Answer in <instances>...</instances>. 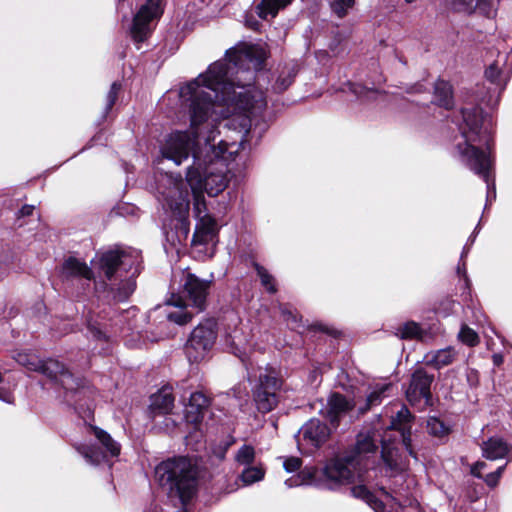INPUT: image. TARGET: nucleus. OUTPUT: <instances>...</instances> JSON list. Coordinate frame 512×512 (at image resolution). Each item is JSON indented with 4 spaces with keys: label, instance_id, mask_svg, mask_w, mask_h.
Returning a JSON list of instances; mask_svg holds the SVG:
<instances>
[{
    "label": "nucleus",
    "instance_id": "obj_8",
    "mask_svg": "<svg viewBox=\"0 0 512 512\" xmlns=\"http://www.w3.org/2000/svg\"><path fill=\"white\" fill-rule=\"evenodd\" d=\"M216 340V331L212 321H206L193 329L185 344V354L191 363L204 360Z\"/></svg>",
    "mask_w": 512,
    "mask_h": 512
},
{
    "label": "nucleus",
    "instance_id": "obj_25",
    "mask_svg": "<svg viewBox=\"0 0 512 512\" xmlns=\"http://www.w3.org/2000/svg\"><path fill=\"white\" fill-rule=\"evenodd\" d=\"M94 433L102 446L106 448V451L110 456L114 457L119 455L120 445L115 442L108 433L99 428H94Z\"/></svg>",
    "mask_w": 512,
    "mask_h": 512
},
{
    "label": "nucleus",
    "instance_id": "obj_38",
    "mask_svg": "<svg viewBox=\"0 0 512 512\" xmlns=\"http://www.w3.org/2000/svg\"><path fill=\"white\" fill-rule=\"evenodd\" d=\"M427 428L429 432L435 436H442L447 432L444 424L437 418H430L427 421Z\"/></svg>",
    "mask_w": 512,
    "mask_h": 512
},
{
    "label": "nucleus",
    "instance_id": "obj_42",
    "mask_svg": "<svg viewBox=\"0 0 512 512\" xmlns=\"http://www.w3.org/2000/svg\"><path fill=\"white\" fill-rule=\"evenodd\" d=\"M295 74L289 73L287 76H279V78L276 81L275 88L278 91H284L286 90L293 82Z\"/></svg>",
    "mask_w": 512,
    "mask_h": 512
},
{
    "label": "nucleus",
    "instance_id": "obj_21",
    "mask_svg": "<svg viewBox=\"0 0 512 512\" xmlns=\"http://www.w3.org/2000/svg\"><path fill=\"white\" fill-rule=\"evenodd\" d=\"M318 471L314 467H305L297 475L290 477L285 481V485L289 488L302 485H318L316 475Z\"/></svg>",
    "mask_w": 512,
    "mask_h": 512
},
{
    "label": "nucleus",
    "instance_id": "obj_28",
    "mask_svg": "<svg viewBox=\"0 0 512 512\" xmlns=\"http://www.w3.org/2000/svg\"><path fill=\"white\" fill-rule=\"evenodd\" d=\"M265 470L262 466L247 467L241 473V480L245 485H251L264 478Z\"/></svg>",
    "mask_w": 512,
    "mask_h": 512
},
{
    "label": "nucleus",
    "instance_id": "obj_30",
    "mask_svg": "<svg viewBox=\"0 0 512 512\" xmlns=\"http://www.w3.org/2000/svg\"><path fill=\"white\" fill-rule=\"evenodd\" d=\"M382 459L390 471H398L402 469L397 459V451L388 447L385 443H383Z\"/></svg>",
    "mask_w": 512,
    "mask_h": 512
},
{
    "label": "nucleus",
    "instance_id": "obj_18",
    "mask_svg": "<svg viewBox=\"0 0 512 512\" xmlns=\"http://www.w3.org/2000/svg\"><path fill=\"white\" fill-rule=\"evenodd\" d=\"M510 451V446L501 438L492 437L482 444L483 456L489 460L504 458Z\"/></svg>",
    "mask_w": 512,
    "mask_h": 512
},
{
    "label": "nucleus",
    "instance_id": "obj_34",
    "mask_svg": "<svg viewBox=\"0 0 512 512\" xmlns=\"http://www.w3.org/2000/svg\"><path fill=\"white\" fill-rule=\"evenodd\" d=\"M498 0H477L474 9L487 17H493L496 14Z\"/></svg>",
    "mask_w": 512,
    "mask_h": 512
},
{
    "label": "nucleus",
    "instance_id": "obj_48",
    "mask_svg": "<svg viewBox=\"0 0 512 512\" xmlns=\"http://www.w3.org/2000/svg\"><path fill=\"white\" fill-rule=\"evenodd\" d=\"M34 211V206L32 205H24L18 212L19 216L20 217H24V216H30L32 215Z\"/></svg>",
    "mask_w": 512,
    "mask_h": 512
},
{
    "label": "nucleus",
    "instance_id": "obj_55",
    "mask_svg": "<svg viewBox=\"0 0 512 512\" xmlns=\"http://www.w3.org/2000/svg\"><path fill=\"white\" fill-rule=\"evenodd\" d=\"M415 1H416V0H405V2H407V3H413V2H415Z\"/></svg>",
    "mask_w": 512,
    "mask_h": 512
},
{
    "label": "nucleus",
    "instance_id": "obj_20",
    "mask_svg": "<svg viewBox=\"0 0 512 512\" xmlns=\"http://www.w3.org/2000/svg\"><path fill=\"white\" fill-rule=\"evenodd\" d=\"M174 407V397L171 392L161 390L151 397L150 409L154 415L168 414Z\"/></svg>",
    "mask_w": 512,
    "mask_h": 512
},
{
    "label": "nucleus",
    "instance_id": "obj_50",
    "mask_svg": "<svg viewBox=\"0 0 512 512\" xmlns=\"http://www.w3.org/2000/svg\"><path fill=\"white\" fill-rule=\"evenodd\" d=\"M282 314L286 318V320H289L291 318L293 321H296V317L290 311L282 309Z\"/></svg>",
    "mask_w": 512,
    "mask_h": 512
},
{
    "label": "nucleus",
    "instance_id": "obj_5",
    "mask_svg": "<svg viewBox=\"0 0 512 512\" xmlns=\"http://www.w3.org/2000/svg\"><path fill=\"white\" fill-rule=\"evenodd\" d=\"M160 484L167 486L171 495L177 496L186 504L196 492V468L192 462L179 457L163 461L156 467Z\"/></svg>",
    "mask_w": 512,
    "mask_h": 512
},
{
    "label": "nucleus",
    "instance_id": "obj_26",
    "mask_svg": "<svg viewBox=\"0 0 512 512\" xmlns=\"http://www.w3.org/2000/svg\"><path fill=\"white\" fill-rule=\"evenodd\" d=\"M352 494L365 500L376 512H380L382 508V502L377 500L375 496L366 488L364 485H358L351 489Z\"/></svg>",
    "mask_w": 512,
    "mask_h": 512
},
{
    "label": "nucleus",
    "instance_id": "obj_47",
    "mask_svg": "<svg viewBox=\"0 0 512 512\" xmlns=\"http://www.w3.org/2000/svg\"><path fill=\"white\" fill-rule=\"evenodd\" d=\"M89 330L92 333V335L97 339L105 338V334L102 332V330L93 324L89 323Z\"/></svg>",
    "mask_w": 512,
    "mask_h": 512
},
{
    "label": "nucleus",
    "instance_id": "obj_43",
    "mask_svg": "<svg viewBox=\"0 0 512 512\" xmlns=\"http://www.w3.org/2000/svg\"><path fill=\"white\" fill-rule=\"evenodd\" d=\"M500 69L496 63L491 64L485 71V76L492 83H497L500 76Z\"/></svg>",
    "mask_w": 512,
    "mask_h": 512
},
{
    "label": "nucleus",
    "instance_id": "obj_54",
    "mask_svg": "<svg viewBox=\"0 0 512 512\" xmlns=\"http://www.w3.org/2000/svg\"><path fill=\"white\" fill-rule=\"evenodd\" d=\"M199 206H200V202H199V200H197V203H196V209H197V210H199V209H200V208H199Z\"/></svg>",
    "mask_w": 512,
    "mask_h": 512
},
{
    "label": "nucleus",
    "instance_id": "obj_32",
    "mask_svg": "<svg viewBox=\"0 0 512 512\" xmlns=\"http://www.w3.org/2000/svg\"><path fill=\"white\" fill-rule=\"evenodd\" d=\"M14 359L20 365L26 367L28 370L37 371L40 360L33 354L26 352H18Z\"/></svg>",
    "mask_w": 512,
    "mask_h": 512
},
{
    "label": "nucleus",
    "instance_id": "obj_46",
    "mask_svg": "<svg viewBox=\"0 0 512 512\" xmlns=\"http://www.w3.org/2000/svg\"><path fill=\"white\" fill-rule=\"evenodd\" d=\"M499 479H500V478H498V477H497V475H495V474L492 472V473L487 474L484 480H485V483H486L488 486H490V487H495V486L498 484Z\"/></svg>",
    "mask_w": 512,
    "mask_h": 512
},
{
    "label": "nucleus",
    "instance_id": "obj_49",
    "mask_svg": "<svg viewBox=\"0 0 512 512\" xmlns=\"http://www.w3.org/2000/svg\"><path fill=\"white\" fill-rule=\"evenodd\" d=\"M0 399H2L3 401H5L7 403H11L13 401L12 395L8 392L0 393Z\"/></svg>",
    "mask_w": 512,
    "mask_h": 512
},
{
    "label": "nucleus",
    "instance_id": "obj_22",
    "mask_svg": "<svg viewBox=\"0 0 512 512\" xmlns=\"http://www.w3.org/2000/svg\"><path fill=\"white\" fill-rule=\"evenodd\" d=\"M292 0H262L257 6V13L260 18L267 19L275 17L280 9L285 8Z\"/></svg>",
    "mask_w": 512,
    "mask_h": 512
},
{
    "label": "nucleus",
    "instance_id": "obj_53",
    "mask_svg": "<svg viewBox=\"0 0 512 512\" xmlns=\"http://www.w3.org/2000/svg\"><path fill=\"white\" fill-rule=\"evenodd\" d=\"M504 469H505V466H501V467H499L496 471H494L493 473H494L495 475H497V477H498V478H500V477H501V475H502V473H503V471H504Z\"/></svg>",
    "mask_w": 512,
    "mask_h": 512
},
{
    "label": "nucleus",
    "instance_id": "obj_36",
    "mask_svg": "<svg viewBox=\"0 0 512 512\" xmlns=\"http://www.w3.org/2000/svg\"><path fill=\"white\" fill-rule=\"evenodd\" d=\"M255 268H256V271H257V274L259 275L260 279H261V283L262 285L270 292V293H274L276 291V288L275 286L273 285V277L267 272V270L256 264L255 265Z\"/></svg>",
    "mask_w": 512,
    "mask_h": 512
},
{
    "label": "nucleus",
    "instance_id": "obj_12",
    "mask_svg": "<svg viewBox=\"0 0 512 512\" xmlns=\"http://www.w3.org/2000/svg\"><path fill=\"white\" fill-rule=\"evenodd\" d=\"M355 407L353 400L340 393H333L327 399L326 406L321 413L330 423L336 427L341 417L348 414Z\"/></svg>",
    "mask_w": 512,
    "mask_h": 512
},
{
    "label": "nucleus",
    "instance_id": "obj_51",
    "mask_svg": "<svg viewBox=\"0 0 512 512\" xmlns=\"http://www.w3.org/2000/svg\"><path fill=\"white\" fill-rule=\"evenodd\" d=\"M503 361V358L501 355L499 354H495L493 355V362L496 364V365H500Z\"/></svg>",
    "mask_w": 512,
    "mask_h": 512
},
{
    "label": "nucleus",
    "instance_id": "obj_24",
    "mask_svg": "<svg viewBox=\"0 0 512 512\" xmlns=\"http://www.w3.org/2000/svg\"><path fill=\"white\" fill-rule=\"evenodd\" d=\"M395 334L401 339H421L423 331L416 322L410 321L399 326Z\"/></svg>",
    "mask_w": 512,
    "mask_h": 512
},
{
    "label": "nucleus",
    "instance_id": "obj_39",
    "mask_svg": "<svg viewBox=\"0 0 512 512\" xmlns=\"http://www.w3.org/2000/svg\"><path fill=\"white\" fill-rule=\"evenodd\" d=\"M121 89V85L118 82L112 83L110 90L106 97V110H110L117 100L118 93Z\"/></svg>",
    "mask_w": 512,
    "mask_h": 512
},
{
    "label": "nucleus",
    "instance_id": "obj_10",
    "mask_svg": "<svg viewBox=\"0 0 512 512\" xmlns=\"http://www.w3.org/2000/svg\"><path fill=\"white\" fill-rule=\"evenodd\" d=\"M163 13L162 0H147L133 19L131 35L136 42L144 41L153 29V22Z\"/></svg>",
    "mask_w": 512,
    "mask_h": 512
},
{
    "label": "nucleus",
    "instance_id": "obj_35",
    "mask_svg": "<svg viewBox=\"0 0 512 512\" xmlns=\"http://www.w3.org/2000/svg\"><path fill=\"white\" fill-rule=\"evenodd\" d=\"M459 339L468 346H475L479 342L477 333L467 326H463L460 330Z\"/></svg>",
    "mask_w": 512,
    "mask_h": 512
},
{
    "label": "nucleus",
    "instance_id": "obj_27",
    "mask_svg": "<svg viewBox=\"0 0 512 512\" xmlns=\"http://www.w3.org/2000/svg\"><path fill=\"white\" fill-rule=\"evenodd\" d=\"M355 4L356 0H329L332 13L340 19L346 17Z\"/></svg>",
    "mask_w": 512,
    "mask_h": 512
},
{
    "label": "nucleus",
    "instance_id": "obj_13",
    "mask_svg": "<svg viewBox=\"0 0 512 512\" xmlns=\"http://www.w3.org/2000/svg\"><path fill=\"white\" fill-rule=\"evenodd\" d=\"M303 435L304 440L314 447H320L324 444L330 434L331 429L319 419H310L300 431Z\"/></svg>",
    "mask_w": 512,
    "mask_h": 512
},
{
    "label": "nucleus",
    "instance_id": "obj_44",
    "mask_svg": "<svg viewBox=\"0 0 512 512\" xmlns=\"http://www.w3.org/2000/svg\"><path fill=\"white\" fill-rule=\"evenodd\" d=\"M475 0H456V5L465 12H472Z\"/></svg>",
    "mask_w": 512,
    "mask_h": 512
},
{
    "label": "nucleus",
    "instance_id": "obj_9",
    "mask_svg": "<svg viewBox=\"0 0 512 512\" xmlns=\"http://www.w3.org/2000/svg\"><path fill=\"white\" fill-rule=\"evenodd\" d=\"M258 384L254 389V401L262 413L273 410L278 403L277 392L281 388V379L272 368H266L259 374Z\"/></svg>",
    "mask_w": 512,
    "mask_h": 512
},
{
    "label": "nucleus",
    "instance_id": "obj_16",
    "mask_svg": "<svg viewBox=\"0 0 512 512\" xmlns=\"http://www.w3.org/2000/svg\"><path fill=\"white\" fill-rule=\"evenodd\" d=\"M217 235V224L213 218L204 215L200 218L193 235V244L212 242Z\"/></svg>",
    "mask_w": 512,
    "mask_h": 512
},
{
    "label": "nucleus",
    "instance_id": "obj_33",
    "mask_svg": "<svg viewBox=\"0 0 512 512\" xmlns=\"http://www.w3.org/2000/svg\"><path fill=\"white\" fill-rule=\"evenodd\" d=\"M390 388V385H382L373 390L367 397V403L364 408H360V413L363 414L370 409L372 405L379 404L382 395Z\"/></svg>",
    "mask_w": 512,
    "mask_h": 512
},
{
    "label": "nucleus",
    "instance_id": "obj_2",
    "mask_svg": "<svg viewBox=\"0 0 512 512\" xmlns=\"http://www.w3.org/2000/svg\"><path fill=\"white\" fill-rule=\"evenodd\" d=\"M462 121L459 124L461 140L456 144L459 160L487 183L488 190L494 183H490L489 171L492 161L488 150L490 149V135L483 112L479 107L464 108L461 111Z\"/></svg>",
    "mask_w": 512,
    "mask_h": 512
},
{
    "label": "nucleus",
    "instance_id": "obj_23",
    "mask_svg": "<svg viewBox=\"0 0 512 512\" xmlns=\"http://www.w3.org/2000/svg\"><path fill=\"white\" fill-rule=\"evenodd\" d=\"M434 97L437 105L446 109L451 108L453 104L451 85L444 80L437 81L435 83Z\"/></svg>",
    "mask_w": 512,
    "mask_h": 512
},
{
    "label": "nucleus",
    "instance_id": "obj_52",
    "mask_svg": "<svg viewBox=\"0 0 512 512\" xmlns=\"http://www.w3.org/2000/svg\"><path fill=\"white\" fill-rule=\"evenodd\" d=\"M457 272H458V274H463L464 275L465 282L467 283L468 282V278L466 276V270H465V265L464 264H463V268L458 266Z\"/></svg>",
    "mask_w": 512,
    "mask_h": 512
},
{
    "label": "nucleus",
    "instance_id": "obj_41",
    "mask_svg": "<svg viewBox=\"0 0 512 512\" xmlns=\"http://www.w3.org/2000/svg\"><path fill=\"white\" fill-rule=\"evenodd\" d=\"M302 465V460L298 457H289L286 458L283 462L284 469L287 472H295L300 469Z\"/></svg>",
    "mask_w": 512,
    "mask_h": 512
},
{
    "label": "nucleus",
    "instance_id": "obj_14",
    "mask_svg": "<svg viewBox=\"0 0 512 512\" xmlns=\"http://www.w3.org/2000/svg\"><path fill=\"white\" fill-rule=\"evenodd\" d=\"M210 405V400L202 392H194L190 395L189 402L185 406V419L188 423L197 425L205 415Z\"/></svg>",
    "mask_w": 512,
    "mask_h": 512
},
{
    "label": "nucleus",
    "instance_id": "obj_19",
    "mask_svg": "<svg viewBox=\"0 0 512 512\" xmlns=\"http://www.w3.org/2000/svg\"><path fill=\"white\" fill-rule=\"evenodd\" d=\"M63 274L65 277H79L86 280L93 279V271L87 266L85 262H82L74 257H69L63 263Z\"/></svg>",
    "mask_w": 512,
    "mask_h": 512
},
{
    "label": "nucleus",
    "instance_id": "obj_11",
    "mask_svg": "<svg viewBox=\"0 0 512 512\" xmlns=\"http://www.w3.org/2000/svg\"><path fill=\"white\" fill-rule=\"evenodd\" d=\"M434 376L428 374L423 369H417L411 377L409 387L406 390V398L412 405H427L431 398L430 386Z\"/></svg>",
    "mask_w": 512,
    "mask_h": 512
},
{
    "label": "nucleus",
    "instance_id": "obj_7",
    "mask_svg": "<svg viewBox=\"0 0 512 512\" xmlns=\"http://www.w3.org/2000/svg\"><path fill=\"white\" fill-rule=\"evenodd\" d=\"M210 281L202 280L194 274L185 276L182 293L184 296L172 294L166 301L167 305L185 308L187 305L203 311L206 307V299L209 293Z\"/></svg>",
    "mask_w": 512,
    "mask_h": 512
},
{
    "label": "nucleus",
    "instance_id": "obj_3",
    "mask_svg": "<svg viewBox=\"0 0 512 512\" xmlns=\"http://www.w3.org/2000/svg\"><path fill=\"white\" fill-rule=\"evenodd\" d=\"M377 451V445L369 434L360 433L355 446L341 458L328 461L321 470L318 485L334 489L339 485L349 484L356 475L370 467V458Z\"/></svg>",
    "mask_w": 512,
    "mask_h": 512
},
{
    "label": "nucleus",
    "instance_id": "obj_45",
    "mask_svg": "<svg viewBox=\"0 0 512 512\" xmlns=\"http://www.w3.org/2000/svg\"><path fill=\"white\" fill-rule=\"evenodd\" d=\"M486 467L485 462H476L471 467V474L475 477L481 478V471Z\"/></svg>",
    "mask_w": 512,
    "mask_h": 512
},
{
    "label": "nucleus",
    "instance_id": "obj_31",
    "mask_svg": "<svg viewBox=\"0 0 512 512\" xmlns=\"http://www.w3.org/2000/svg\"><path fill=\"white\" fill-rule=\"evenodd\" d=\"M255 459V450L250 445H243L237 451L235 455V460L238 464L248 466L254 462Z\"/></svg>",
    "mask_w": 512,
    "mask_h": 512
},
{
    "label": "nucleus",
    "instance_id": "obj_6",
    "mask_svg": "<svg viewBox=\"0 0 512 512\" xmlns=\"http://www.w3.org/2000/svg\"><path fill=\"white\" fill-rule=\"evenodd\" d=\"M37 372L44 374L65 390L64 398L68 404H76L78 396L85 394L83 381L75 378L64 364L56 359L40 360Z\"/></svg>",
    "mask_w": 512,
    "mask_h": 512
},
{
    "label": "nucleus",
    "instance_id": "obj_15",
    "mask_svg": "<svg viewBox=\"0 0 512 512\" xmlns=\"http://www.w3.org/2000/svg\"><path fill=\"white\" fill-rule=\"evenodd\" d=\"M411 421L410 411L406 407H402L392 418L390 428L399 431L403 445L409 454L415 457L411 449Z\"/></svg>",
    "mask_w": 512,
    "mask_h": 512
},
{
    "label": "nucleus",
    "instance_id": "obj_29",
    "mask_svg": "<svg viewBox=\"0 0 512 512\" xmlns=\"http://www.w3.org/2000/svg\"><path fill=\"white\" fill-rule=\"evenodd\" d=\"M79 453L86 459L89 464L98 465L107 457L106 454L99 451L95 447L82 446L78 448Z\"/></svg>",
    "mask_w": 512,
    "mask_h": 512
},
{
    "label": "nucleus",
    "instance_id": "obj_4",
    "mask_svg": "<svg viewBox=\"0 0 512 512\" xmlns=\"http://www.w3.org/2000/svg\"><path fill=\"white\" fill-rule=\"evenodd\" d=\"M97 268L114 300L126 301L135 291V279L140 273L137 256L133 257L124 251L110 250L99 256Z\"/></svg>",
    "mask_w": 512,
    "mask_h": 512
},
{
    "label": "nucleus",
    "instance_id": "obj_40",
    "mask_svg": "<svg viewBox=\"0 0 512 512\" xmlns=\"http://www.w3.org/2000/svg\"><path fill=\"white\" fill-rule=\"evenodd\" d=\"M230 340V344L232 346V349H233V353L239 357H242V348H243V344H244V339L242 337H240L239 335H237V332L235 331V335H230L229 338L227 339V341Z\"/></svg>",
    "mask_w": 512,
    "mask_h": 512
},
{
    "label": "nucleus",
    "instance_id": "obj_1",
    "mask_svg": "<svg viewBox=\"0 0 512 512\" xmlns=\"http://www.w3.org/2000/svg\"><path fill=\"white\" fill-rule=\"evenodd\" d=\"M265 49L258 44L242 43L227 50L226 58L211 64L204 74L180 88L182 104L188 107V132H175L161 147L164 158L180 165L193 151V165L187 169L186 179L194 193L205 190L217 196L228 184L224 153L232 154L234 144L224 141L211 144L217 122L228 118L226 126L242 133L250 131L253 118L262 114L267 102L263 91L250 84L255 71L266 59ZM243 139H241V142Z\"/></svg>",
    "mask_w": 512,
    "mask_h": 512
},
{
    "label": "nucleus",
    "instance_id": "obj_37",
    "mask_svg": "<svg viewBox=\"0 0 512 512\" xmlns=\"http://www.w3.org/2000/svg\"><path fill=\"white\" fill-rule=\"evenodd\" d=\"M167 318L176 324L184 325L190 322L192 319V314L184 309H181L180 311L169 313Z\"/></svg>",
    "mask_w": 512,
    "mask_h": 512
},
{
    "label": "nucleus",
    "instance_id": "obj_17",
    "mask_svg": "<svg viewBox=\"0 0 512 512\" xmlns=\"http://www.w3.org/2000/svg\"><path fill=\"white\" fill-rule=\"evenodd\" d=\"M457 357V352L452 347L439 349L437 351L428 352L424 356V362L426 365L431 366L435 369H441L445 366L452 364Z\"/></svg>",
    "mask_w": 512,
    "mask_h": 512
}]
</instances>
